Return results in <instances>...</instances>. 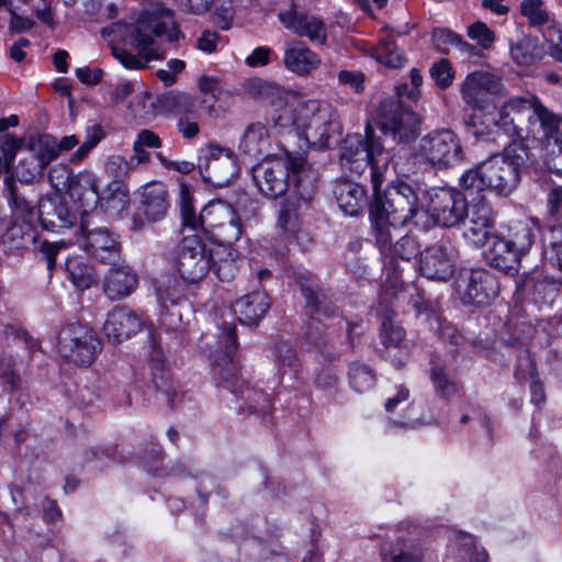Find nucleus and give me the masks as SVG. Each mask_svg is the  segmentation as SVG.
Instances as JSON below:
<instances>
[{
	"instance_id": "f257e3e1",
	"label": "nucleus",
	"mask_w": 562,
	"mask_h": 562,
	"mask_svg": "<svg viewBox=\"0 0 562 562\" xmlns=\"http://www.w3.org/2000/svg\"><path fill=\"white\" fill-rule=\"evenodd\" d=\"M386 121L383 117L370 119L366 125V140L360 134H349L340 146L339 160L342 169L351 175H361L370 167L372 201L369 204L371 229L381 254L386 246V190L382 189L386 172L384 137Z\"/></svg>"
},
{
	"instance_id": "f03ea898",
	"label": "nucleus",
	"mask_w": 562,
	"mask_h": 562,
	"mask_svg": "<svg viewBox=\"0 0 562 562\" xmlns=\"http://www.w3.org/2000/svg\"><path fill=\"white\" fill-rule=\"evenodd\" d=\"M561 121V116L544 106L537 95H531L509 98L482 120L471 116L468 126L476 137L490 136L493 126L513 140L542 142L546 136L553 135Z\"/></svg>"
},
{
	"instance_id": "7ed1b4c3",
	"label": "nucleus",
	"mask_w": 562,
	"mask_h": 562,
	"mask_svg": "<svg viewBox=\"0 0 562 562\" xmlns=\"http://www.w3.org/2000/svg\"><path fill=\"white\" fill-rule=\"evenodd\" d=\"M200 348L210 358L214 375L221 384L243 401V404L237 407L239 413H269L270 397L260 390L249 387L244 380L237 376V368L234 362L237 337L232 323L223 322L216 326L214 333L203 334Z\"/></svg>"
},
{
	"instance_id": "20e7f679",
	"label": "nucleus",
	"mask_w": 562,
	"mask_h": 562,
	"mask_svg": "<svg viewBox=\"0 0 562 562\" xmlns=\"http://www.w3.org/2000/svg\"><path fill=\"white\" fill-rule=\"evenodd\" d=\"M535 164V157L522 143H510L502 155H494L467 170L460 178V186L470 194L485 190L507 196L517 187L520 172Z\"/></svg>"
},
{
	"instance_id": "39448f33",
	"label": "nucleus",
	"mask_w": 562,
	"mask_h": 562,
	"mask_svg": "<svg viewBox=\"0 0 562 562\" xmlns=\"http://www.w3.org/2000/svg\"><path fill=\"white\" fill-rule=\"evenodd\" d=\"M180 31L177 29L171 10L156 8L144 10L128 33V43L137 55L124 48H113L114 57L127 69L145 68L150 60L161 59L164 54L160 42L167 38L177 42Z\"/></svg>"
},
{
	"instance_id": "423d86ee",
	"label": "nucleus",
	"mask_w": 562,
	"mask_h": 562,
	"mask_svg": "<svg viewBox=\"0 0 562 562\" xmlns=\"http://www.w3.org/2000/svg\"><path fill=\"white\" fill-rule=\"evenodd\" d=\"M281 127L295 126L308 144L317 148L328 147L329 138L342 132L336 106L324 100L304 99L290 94L274 119Z\"/></svg>"
},
{
	"instance_id": "0eeeda50",
	"label": "nucleus",
	"mask_w": 562,
	"mask_h": 562,
	"mask_svg": "<svg viewBox=\"0 0 562 562\" xmlns=\"http://www.w3.org/2000/svg\"><path fill=\"white\" fill-rule=\"evenodd\" d=\"M314 182L310 166L301 154L285 153L266 159L254 168V181L259 191L269 199H277L286 192L293 182L296 191L301 183Z\"/></svg>"
},
{
	"instance_id": "6e6552de",
	"label": "nucleus",
	"mask_w": 562,
	"mask_h": 562,
	"mask_svg": "<svg viewBox=\"0 0 562 562\" xmlns=\"http://www.w3.org/2000/svg\"><path fill=\"white\" fill-rule=\"evenodd\" d=\"M315 192V186L312 180L307 183H301L296 191H291L290 195L282 203L278 215L277 226L280 234L289 243L296 244L302 250L306 249L312 238L302 227V214L307 210L308 203Z\"/></svg>"
},
{
	"instance_id": "1a4fd4ad",
	"label": "nucleus",
	"mask_w": 562,
	"mask_h": 562,
	"mask_svg": "<svg viewBox=\"0 0 562 562\" xmlns=\"http://www.w3.org/2000/svg\"><path fill=\"white\" fill-rule=\"evenodd\" d=\"M411 392L403 384L395 386L389 397V427L417 429L437 424V419L425 398L409 400Z\"/></svg>"
},
{
	"instance_id": "9d476101",
	"label": "nucleus",
	"mask_w": 562,
	"mask_h": 562,
	"mask_svg": "<svg viewBox=\"0 0 562 562\" xmlns=\"http://www.w3.org/2000/svg\"><path fill=\"white\" fill-rule=\"evenodd\" d=\"M101 349L97 333L87 325L70 323L59 333L58 352L75 364L90 366Z\"/></svg>"
},
{
	"instance_id": "9b49d317",
	"label": "nucleus",
	"mask_w": 562,
	"mask_h": 562,
	"mask_svg": "<svg viewBox=\"0 0 562 562\" xmlns=\"http://www.w3.org/2000/svg\"><path fill=\"white\" fill-rule=\"evenodd\" d=\"M416 155L437 169L453 167L464 158L460 138L451 130L435 131L422 137Z\"/></svg>"
},
{
	"instance_id": "f8f14e48",
	"label": "nucleus",
	"mask_w": 562,
	"mask_h": 562,
	"mask_svg": "<svg viewBox=\"0 0 562 562\" xmlns=\"http://www.w3.org/2000/svg\"><path fill=\"white\" fill-rule=\"evenodd\" d=\"M213 266L212 250L199 234L182 238L175 257V268L183 281L188 283L201 281Z\"/></svg>"
},
{
	"instance_id": "ddd939ff",
	"label": "nucleus",
	"mask_w": 562,
	"mask_h": 562,
	"mask_svg": "<svg viewBox=\"0 0 562 562\" xmlns=\"http://www.w3.org/2000/svg\"><path fill=\"white\" fill-rule=\"evenodd\" d=\"M243 233L239 216L232 204L213 200L204 206V236L218 245L236 243Z\"/></svg>"
},
{
	"instance_id": "4468645a",
	"label": "nucleus",
	"mask_w": 562,
	"mask_h": 562,
	"mask_svg": "<svg viewBox=\"0 0 562 562\" xmlns=\"http://www.w3.org/2000/svg\"><path fill=\"white\" fill-rule=\"evenodd\" d=\"M198 167L203 180L215 187L228 186L239 172L234 153L213 144L202 149Z\"/></svg>"
},
{
	"instance_id": "2eb2a0df",
	"label": "nucleus",
	"mask_w": 562,
	"mask_h": 562,
	"mask_svg": "<svg viewBox=\"0 0 562 562\" xmlns=\"http://www.w3.org/2000/svg\"><path fill=\"white\" fill-rule=\"evenodd\" d=\"M92 218L80 221L81 248L94 260L101 263L117 262L122 256L119 236L106 227H93Z\"/></svg>"
},
{
	"instance_id": "dca6fc26",
	"label": "nucleus",
	"mask_w": 562,
	"mask_h": 562,
	"mask_svg": "<svg viewBox=\"0 0 562 562\" xmlns=\"http://www.w3.org/2000/svg\"><path fill=\"white\" fill-rule=\"evenodd\" d=\"M427 212L436 224L443 227H453L467 217L468 203L465 195L453 189H435L429 193Z\"/></svg>"
},
{
	"instance_id": "f3484780",
	"label": "nucleus",
	"mask_w": 562,
	"mask_h": 562,
	"mask_svg": "<svg viewBox=\"0 0 562 562\" xmlns=\"http://www.w3.org/2000/svg\"><path fill=\"white\" fill-rule=\"evenodd\" d=\"M54 146L46 136L30 135L15 167L18 179L30 183L40 178L54 160Z\"/></svg>"
},
{
	"instance_id": "a211bd4d",
	"label": "nucleus",
	"mask_w": 562,
	"mask_h": 562,
	"mask_svg": "<svg viewBox=\"0 0 562 562\" xmlns=\"http://www.w3.org/2000/svg\"><path fill=\"white\" fill-rule=\"evenodd\" d=\"M393 168L397 177L389 182V225L405 224L414 216L418 198L408 175L400 176L397 162Z\"/></svg>"
},
{
	"instance_id": "6ab92c4d",
	"label": "nucleus",
	"mask_w": 562,
	"mask_h": 562,
	"mask_svg": "<svg viewBox=\"0 0 562 562\" xmlns=\"http://www.w3.org/2000/svg\"><path fill=\"white\" fill-rule=\"evenodd\" d=\"M459 293L464 305L486 306L498 296L499 282L486 269L471 270L460 279Z\"/></svg>"
},
{
	"instance_id": "aec40b11",
	"label": "nucleus",
	"mask_w": 562,
	"mask_h": 562,
	"mask_svg": "<svg viewBox=\"0 0 562 562\" xmlns=\"http://www.w3.org/2000/svg\"><path fill=\"white\" fill-rule=\"evenodd\" d=\"M457 250L448 240L426 247L419 255V271L430 280L447 281L454 273Z\"/></svg>"
},
{
	"instance_id": "412c9836",
	"label": "nucleus",
	"mask_w": 562,
	"mask_h": 562,
	"mask_svg": "<svg viewBox=\"0 0 562 562\" xmlns=\"http://www.w3.org/2000/svg\"><path fill=\"white\" fill-rule=\"evenodd\" d=\"M503 83L498 76L488 71H473L463 80L460 93L467 105L473 110L483 111L486 108L487 95L499 94Z\"/></svg>"
},
{
	"instance_id": "4be33fe9",
	"label": "nucleus",
	"mask_w": 562,
	"mask_h": 562,
	"mask_svg": "<svg viewBox=\"0 0 562 562\" xmlns=\"http://www.w3.org/2000/svg\"><path fill=\"white\" fill-rule=\"evenodd\" d=\"M389 113V137L398 145L413 143L422 133V119L407 102L393 103Z\"/></svg>"
},
{
	"instance_id": "5701e85b",
	"label": "nucleus",
	"mask_w": 562,
	"mask_h": 562,
	"mask_svg": "<svg viewBox=\"0 0 562 562\" xmlns=\"http://www.w3.org/2000/svg\"><path fill=\"white\" fill-rule=\"evenodd\" d=\"M418 249L419 244L415 237L405 235L394 244L391 250L392 259L389 260V292L392 290V295L396 301H405L407 290L405 282L401 278L403 268L395 261V258L408 263L417 255ZM390 295L391 293H389Z\"/></svg>"
},
{
	"instance_id": "b1692460",
	"label": "nucleus",
	"mask_w": 562,
	"mask_h": 562,
	"mask_svg": "<svg viewBox=\"0 0 562 562\" xmlns=\"http://www.w3.org/2000/svg\"><path fill=\"white\" fill-rule=\"evenodd\" d=\"M468 226L463 231L464 239L474 247H483L493 236L495 216L492 206L483 200L468 209Z\"/></svg>"
},
{
	"instance_id": "393cba45",
	"label": "nucleus",
	"mask_w": 562,
	"mask_h": 562,
	"mask_svg": "<svg viewBox=\"0 0 562 562\" xmlns=\"http://www.w3.org/2000/svg\"><path fill=\"white\" fill-rule=\"evenodd\" d=\"M110 268L103 276L102 289L111 301L130 296L138 285L137 273L121 257L117 262L108 263Z\"/></svg>"
},
{
	"instance_id": "a878e982",
	"label": "nucleus",
	"mask_w": 562,
	"mask_h": 562,
	"mask_svg": "<svg viewBox=\"0 0 562 562\" xmlns=\"http://www.w3.org/2000/svg\"><path fill=\"white\" fill-rule=\"evenodd\" d=\"M279 20L284 27L297 36L307 37L315 45H324L327 41V26L317 16L291 9L280 12Z\"/></svg>"
},
{
	"instance_id": "bb28decb",
	"label": "nucleus",
	"mask_w": 562,
	"mask_h": 562,
	"mask_svg": "<svg viewBox=\"0 0 562 562\" xmlns=\"http://www.w3.org/2000/svg\"><path fill=\"white\" fill-rule=\"evenodd\" d=\"M68 192L81 218L95 211L100 195L97 176L92 171L85 169L75 175Z\"/></svg>"
},
{
	"instance_id": "cd10ccee",
	"label": "nucleus",
	"mask_w": 562,
	"mask_h": 562,
	"mask_svg": "<svg viewBox=\"0 0 562 562\" xmlns=\"http://www.w3.org/2000/svg\"><path fill=\"white\" fill-rule=\"evenodd\" d=\"M142 318L125 306H115L106 315L103 333L109 340L121 342L135 335L142 327Z\"/></svg>"
},
{
	"instance_id": "c85d7f7f",
	"label": "nucleus",
	"mask_w": 562,
	"mask_h": 562,
	"mask_svg": "<svg viewBox=\"0 0 562 562\" xmlns=\"http://www.w3.org/2000/svg\"><path fill=\"white\" fill-rule=\"evenodd\" d=\"M164 362V352L154 347L150 353V368L157 400L165 402L170 408H175L182 402L183 395L178 393V387L171 380L169 371L165 369Z\"/></svg>"
},
{
	"instance_id": "c756f323",
	"label": "nucleus",
	"mask_w": 562,
	"mask_h": 562,
	"mask_svg": "<svg viewBox=\"0 0 562 562\" xmlns=\"http://www.w3.org/2000/svg\"><path fill=\"white\" fill-rule=\"evenodd\" d=\"M232 308L241 324L257 325L270 308V301L263 291H254L236 300Z\"/></svg>"
},
{
	"instance_id": "7c9ffc66",
	"label": "nucleus",
	"mask_w": 562,
	"mask_h": 562,
	"mask_svg": "<svg viewBox=\"0 0 562 562\" xmlns=\"http://www.w3.org/2000/svg\"><path fill=\"white\" fill-rule=\"evenodd\" d=\"M38 217L43 227L50 231L70 227L77 220V215L60 198L43 202L38 207Z\"/></svg>"
},
{
	"instance_id": "2f4dec72",
	"label": "nucleus",
	"mask_w": 562,
	"mask_h": 562,
	"mask_svg": "<svg viewBox=\"0 0 562 562\" xmlns=\"http://www.w3.org/2000/svg\"><path fill=\"white\" fill-rule=\"evenodd\" d=\"M283 60L288 70L300 76L308 75L321 65L319 56L299 41L288 45Z\"/></svg>"
},
{
	"instance_id": "473e14b6",
	"label": "nucleus",
	"mask_w": 562,
	"mask_h": 562,
	"mask_svg": "<svg viewBox=\"0 0 562 562\" xmlns=\"http://www.w3.org/2000/svg\"><path fill=\"white\" fill-rule=\"evenodd\" d=\"M169 206L168 191L164 184L156 183L143 188L139 211L149 222L162 220Z\"/></svg>"
},
{
	"instance_id": "72a5a7b5",
	"label": "nucleus",
	"mask_w": 562,
	"mask_h": 562,
	"mask_svg": "<svg viewBox=\"0 0 562 562\" xmlns=\"http://www.w3.org/2000/svg\"><path fill=\"white\" fill-rule=\"evenodd\" d=\"M485 251V260L491 266L505 272L517 271L521 257L501 236L495 235Z\"/></svg>"
},
{
	"instance_id": "f704fd0d",
	"label": "nucleus",
	"mask_w": 562,
	"mask_h": 562,
	"mask_svg": "<svg viewBox=\"0 0 562 562\" xmlns=\"http://www.w3.org/2000/svg\"><path fill=\"white\" fill-rule=\"evenodd\" d=\"M239 150L252 159H259L266 155L270 147L268 130L263 124L254 123L246 127L240 140Z\"/></svg>"
},
{
	"instance_id": "c9c22d12",
	"label": "nucleus",
	"mask_w": 562,
	"mask_h": 562,
	"mask_svg": "<svg viewBox=\"0 0 562 562\" xmlns=\"http://www.w3.org/2000/svg\"><path fill=\"white\" fill-rule=\"evenodd\" d=\"M503 238L522 257L535 243V226L526 221L513 222L508 225L507 235Z\"/></svg>"
},
{
	"instance_id": "e433bc0d",
	"label": "nucleus",
	"mask_w": 562,
	"mask_h": 562,
	"mask_svg": "<svg viewBox=\"0 0 562 562\" xmlns=\"http://www.w3.org/2000/svg\"><path fill=\"white\" fill-rule=\"evenodd\" d=\"M339 207L348 215L358 214L361 201L364 196V189L353 182L340 183L335 190Z\"/></svg>"
},
{
	"instance_id": "4c0bfd02",
	"label": "nucleus",
	"mask_w": 562,
	"mask_h": 562,
	"mask_svg": "<svg viewBox=\"0 0 562 562\" xmlns=\"http://www.w3.org/2000/svg\"><path fill=\"white\" fill-rule=\"evenodd\" d=\"M510 55L518 65L527 66L542 58L543 48L537 38L522 36L510 45Z\"/></svg>"
},
{
	"instance_id": "58836bf2",
	"label": "nucleus",
	"mask_w": 562,
	"mask_h": 562,
	"mask_svg": "<svg viewBox=\"0 0 562 562\" xmlns=\"http://www.w3.org/2000/svg\"><path fill=\"white\" fill-rule=\"evenodd\" d=\"M66 270L69 280L77 289L87 290L97 281L94 269L86 263L81 257L68 258L66 260Z\"/></svg>"
},
{
	"instance_id": "ea45409f",
	"label": "nucleus",
	"mask_w": 562,
	"mask_h": 562,
	"mask_svg": "<svg viewBox=\"0 0 562 562\" xmlns=\"http://www.w3.org/2000/svg\"><path fill=\"white\" fill-rule=\"evenodd\" d=\"M404 338V329L389 321V358H393L392 363L396 369H401L408 360L409 349Z\"/></svg>"
},
{
	"instance_id": "a19ab883",
	"label": "nucleus",
	"mask_w": 562,
	"mask_h": 562,
	"mask_svg": "<svg viewBox=\"0 0 562 562\" xmlns=\"http://www.w3.org/2000/svg\"><path fill=\"white\" fill-rule=\"evenodd\" d=\"M5 196L14 216L25 220L32 216L34 212V204L22 195L11 176L4 178Z\"/></svg>"
},
{
	"instance_id": "79ce46f5",
	"label": "nucleus",
	"mask_w": 562,
	"mask_h": 562,
	"mask_svg": "<svg viewBox=\"0 0 562 562\" xmlns=\"http://www.w3.org/2000/svg\"><path fill=\"white\" fill-rule=\"evenodd\" d=\"M543 257L562 272V226H553L544 235Z\"/></svg>"
},
{
	"instance_id": "37998d69",
	"label": "nucleus",
	"mask_w": 562,
	"mask_h": 562,
	"mask_svg": "<svg viewBox=\"0 0 562 562\" xmlns=\"http://www.w3.org/2000/svg\"><path fill=\"white\" fill-rule=\"evenodd\" d=\"M348 375L351 387L358 393L368 392L375 385V374L367 364L352 362Z\"/></svg>"
},
{
	"instance_id": "c03bdc74",
	"label": "nucleus",
	"mask_w": 562,
	"mask_h": 562,
	"mask_svg": "<svg viewBox=\"0 0 562 562\" xmlns=\"http://www.w3.org/2000/svg\"><path fill=\"white\" fill-rule=\"evenodd\" d=\"M552 134L542 140L548 143L544 164L551 172L562 177V133H560V127H557Z\"/></svg>"
},
{
	"instance_id": "a18cd8bd",
	"label": "nucleus",
	"mask_w": 562,
	"mask_h": 562,
	"mask_svg": "<svg viewBox=\"0 0 562 562\" xmlns=\"http://www.w3.org/2000/svg\"><path fill=\"white\" fill-rule=\"evenodd\" d=\"M104 133L100 125H90L86 128L83 143L70 155L71 164H79L88 157L90 151L102 140Z\"/></svg>"
},
{
	"instance_id": "49530a36",
	"label": "nucleus",
	"mask_w": 562,
	"mask_h": 562,
	"mask_svg": "<svg viewBox=\"0 0 562 562\" xmlns=\"http://www.w3.org/2000/svg\"><path fill=\"white\" fill-rule=\"evenodd\" d=\"M103 168L105 175L112 179V183L119 187L127 178L131 164L123 156L112 154L105 158Z\"/></svg>"
},
{
	"instance_id": "de8ad7c7",
	"label": "nucleus",
	"mask_w": 562,
	"mask_h": 562,
	"mask_svg": "<svg viewBox=\"0 0 562 562\" xmlns=\"http://www.w3.org/2000/svg\"><path fill=\"white\" fill-rule=\"evenodd\" d=\"M559 279L561 276L538 282L535 285V301L540 305L552 306L562 291Z\"/></svg>"
},
{
	"instance_id": "09e8293b",
	"label": "nucleus",
	"mask_w": 562,
	"mask_h": 562,
	"mask_svg": "<svg viewBox=\"0 0 562 562\" xmlns=\"http://www.w3.org/2000/svg\"><path fill=\"white\" fill-rule=\"evenodd\" d=\"M430 379L436 392L443 398H450L459 392V384L449 379L443 367L434 364L430 370Z\"/></svg>"
},
{
	"instance_id": "8fccbe9b",
	"label": "nucleus",
	"mask_w": 562,
	"mask_h": 562,
	"mask_svg": "<svg viewBox=\"0 0 562 562\" xmlns=\"http://www.w3.org/2000/svg\"><path fill=\"white\" fill-rule=\"evenodd\" d=\"M198 90L203 95H211L214 102H218L228 94L225 83L218 76L202 75L198 79Z\"/></svg>"
},
{
	"instance_id": "3c124183",
	"label": "nucleus",
	"mask_w": 562,
	"mask_h": 562,
	"mask_svg": "<svg viewBox=\"0 0 562 562\" xmlns=\"http://www.w3.org/2000/svg\"><path fill=\"white\" fill-rule=\"evenodd\" d=\"M411 87L407 83H402L395 88V98L398 102L411 103L419 99V87L423 83V77L416 68L411 70Z\"/></svg>"
},
{
	"instance_id": "603ef678",
	"label": "nucleus",
	"mask_w": 562,
	"mask_h": 562,
	"mask_svg": "<svg viewBox=\"0 0 562 562\" xmlns=\"http://www.w3.org/2000/svg\"><path fill=\"white\" fill-rule=\"evenodd\" d=\"M159 301L162 308L161 326L165 327L166 330H181L182 315L177 301L171 299L168 305L167 301L161 295H159Z\"/></svg>"
},
{
	"instance_id": "864d4df0",
	"label": "nucleus",
	"mask_w": 562,
	"mask_h": 562,
	"mask_svg": "<svg viewBox=\"0 0 562 562\" xmlns=\"http://www.w3.org/2000/svg\"><path fill=\"white\" fill-rule=\"evenodd\" d=\"M520 12L532 26L543 25L549 21V13L543 8L542 0H524L520 3Z\"/></svg>"
},
{
	"instance_id": "5fc2aeb1",
	"label": "nucleus",
	"mask_w": 562,
	"mask_h": 562,
	"mask_svg": "<svg viewBox=\"0 0 562 562\" xmlns=\"http://www.w3.org/2000/svg\"><path fill=\"white\" fill-rule=\"evenodd\" d=\"M16 364L18 360L13 356H0V381L10 391L18 389L20 383V376L15 370Z\"/></svg>"
},
{
	"instance_id": "6e6d98bb",
	"label": "nucleus",
	"mask_w": 562,
	"mask_h": 562,
	"mask_svg": "<svg viewBox=\"0 0 562 562\" xmlns=\"http://www.w3.org/2000/svg\"><path fill=\"white\" fill-rule=\"evenodd\" d=\"M429 74L431 79L435 80L436 85L440 89L449 88L452 85L454 78L453 67L451 63L446 58H441L440 60L436 61L430 67Z\"/></svg>"
},
{
	"instance_id": "4d7b16f0",
	"label": "nucleus",
	"mask_w": 562,
	"mask_h": 562,
	"mask_svg": "<svg viewBox=\"0 0 562 562\" xmlns=\"http://www.w3.org/2000/svg\"><path fill=\"white\" fill-rule=\"evenodd\" d=\"M29 136L26 137H14L12 135H5L4 140L1 144L2 160H5L8 168H12L14 158L18 154L22 155L23 147H25Z\"/></svg>"
},
{
	"instance_id": "13d9d810",
	"label": "nucleus",
	"mask_w": 562,
	"mask_h": 562,
	"mask_svg": "<svg viewBox=\"0 0 562 562\" xmlns=\"http://www.w3.org/2000/svg\"><path fill=\"white\" fill-rule=\"evenodd\" d=\"M74 176L66 164H57L48 172L49 182L57 191L69 190Z\"/></svg>"
},
{
	"instance_id": "bf43d9fd",
	"label": "nucleus",
	"mask_w": 562,
	"mask_h": 562,
	"mask_svg": "<svg viewBox=\"0 0 562 562\" xmlns=\"http://www.w3.org/2000/svg\"><path fill=\"white\" fill-rule=\"evenodd\" d=\"M468 36L483 49H488L495 41L494 32L481 21H476L468 27Z\"/></svg>"
},
{
	"instance_id": "052dcab7",
	"label": "nucleus",
	"mask_w": 562,
	"mask_h": 562,
	"mask_svg": "<svg viewBox=\"0 0 562 562\" xmlns=\"http://www.w3.org/2000/svg\"><path fill=\"white\" fill-rule=\"evenodd\" d=\"M338 82L348 87L353 93L361 94L366 88V75L360 70H340Z\"/></svg>"
},
{
	"instance_id": "680f3d73",
	"label": "nucleus",
	"mask_w": 562,
	"mask_h": 562,
	"mask_svg": "<svg viewBox=\"0 0 562 562\" xmlns=\"http://www.w3.org/2000/svg\"><path fill=\"white\" fill-rule=\"evenodd\" d=\"M186 67V63L181 59L172 58L168 60L166 68L158 69L156 76L165 86H171L176 82L177 75Z\"/></svg>"
},
{
	"instance_id": "e2e57ef3",
	"label": "nucleus",
	"mask_w": 562,
	"mask_h": 562,
	"mask_svg": "<svg viewBox=\"0 0 562 562\" xmlns=\"http://www.w3.org/2000/svg\"><path fill=\"white\" fill-rule=\"evenodd\" d=\"M277 358L281 367H289L295 369L299 363L295 350L288 342H280L277 346Z\"/></svg>"
},
{
	"instance_id": "0e129e2a",
	"label": "nucleus",
	"mask_w": 562,
	"mask_h": 562,
	"mask_svg": "<svg viewBox=\"0 0 562 562\" xmlns=\"http://www.w3.org/2000/svg\"><path fill=\"white\" fill-rule=\"evenodd\" d=\"M302 293L306 301V306L310 308L311 313H316L318 315L329 316L331 313L329 308L324 305L323 301H321L317 293H315L311 288L303 286Z\"/></svg>"
},
{
	"instance_id": "69168bd1",
	"label": "nucleus",
	"mask_w": 562,
	"mask_h": 562,
	"mask_svg": "<svg viewBox=\"0 0 562 562\" xmlns=\"http://www.w3.org/2000/svg\"><path fill=\"white\" fill-rule=\"evenodd\" d=\"M548 212L551 217L559 220L562 217V186L552 188L547 196Z\"/></svg>"
},
{
	"instance_id": "338daca9",
	"label": "nucleus",
	"mask_w": 562,
	"mask_h": 562,
	"mask_svg": "<svg viewBox=\"0 0 562 562\" xmlns=\"http://www.w3.org/2000/svg\"><path fill=\"white\" fill-rule=\"evenodd\" d=\"M220 34L215 31H204L196 40V48L206 54L216 52L220 43Z\"/></svg>"
},
{
	"instance_id": "774afa93",
	"label": "nucleus",
	"mask_w": 562,
	"mask_h": 562,
	"mask_svg": "<svg viewBox=\"0 0 562 562\" xmlns=\"http://www.w3.org/2000/svg\"><path fill=\"white\" fill-rule=\"evenodd\" d=\"M546 37L551 45V55L562 61V29H550Z\"/></svg>"
}]
</instances>
